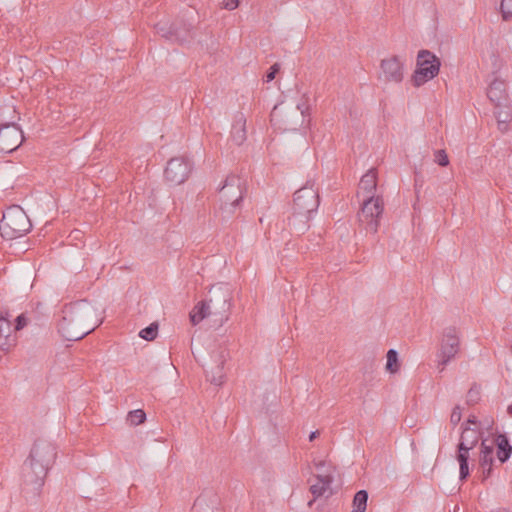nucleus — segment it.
<instances>
[{
	"label": "nucleus",
	"mask_w": 512,
	"mask_h": 512,
	"mask_svg": "<svg viewBox=\"0 0 512 512\" xmlns=\"http://www.w3.org/2000/svg\"><path fill=\"white\" fill-rule=\"evenodd\" d=\"M508 413L512 415V404L508 406Z\"/></svg>",
	"instance_id": "a19ab883"
},
{
	"label": "nucleus",
	"mask_w": 512,
	"mask_h": 512,
	"mask_svg": "<svg viewBox=\"0 0 512 512\" xmlns=\"http://www.w3.org/2000/svg\"><path fill=\"white\" fill-rule=\"evenodd\" d=\"M157 32L166 39H175L176 41L185 42L188 40L189 29H178L176 24L167 27V23H158Z\"/></svg>",
	"instance_id": "f3484780"
},
{
	"label": "nucleus",
	"mask_w": 512,
	"mask_h": 512,
	"mask_svg": "<svg viewBox=\"0 0 512 512\" xmlns=\"http://www.w3.org/2000/svg\"><path fill=\"white\" fill-rule=\"evenodd\" d=\"M461 420V410L459 408V406H456L453 411L451 412V415H450V422L453 424V425H456L460 422Z\"/></svg>",
	"instance_id": "473e14b6"
},
{
	"label": "nucleus",
	"mask_w": 512,
	"mask_h": 512,
	"mask_svg": "<svg viewBox=\"0 0 512 512\" xmlns=\"http://www.w3.org/2000/svg\"><path fill=\"white\" fill-rule=\"evenodd\" d=\"M502 18L507 20L512 17V0L501 1Z\"/></svg>",
	"instance_id": "c85d7f7f"
},
{
	"label": "nucleus",
	"mask_w": 512,
	"mask_h": 512,
	"mask_svg": "<svg viewBox=\"0 0 512 512\" xmlns=\"http://www.w3.org/2000/svg\"><path fill=\"white\" fill-rule=\"evenodd\" d=\"M127 420L130 422L131 425H140V424L145 422L146 414L141 409L134 410V411H131L128 414V419Z\"/></svg>",
	"instance_id": "bb28decb"
},
{
	"label": "nucleus",
	"mask_w": 512,
	"mask_h": 512,
	"mask_svg": "<svg viewBox=\"0 0 512 512\" xmlns=\"http://www.w3.org/2000/svg\"><path fill=\"white\" fill-rule=\"evenodd\" d=\"M316 466V475L315 480L309 486V491L314 496V499L308 502V506H311L313 502L317 499V497L324 496L331 493V484L334 481V469L326 468V464L323 461H319L315 463Z\"/></svg>",
	"instance_id": "9d476101"
},
{
	"label": "nucleus",
	"mask_w": 512,
	"mask_h": 512,
	"mask_svg": "<svg viewBox=\"0 0 512 512\" xmlns=\"http://www.w3.org/2000/svg\"><path fill=\"white\" fill-rule=\"evenodd\" d=\"M239 0H224L223 7L228 10L237 9Z\"/></svg>",
	"instance_id": "c9c22d12"
},
{
	"label": "nucleus",
	"mask_w": 512,
	"mask_h": 512,
	"mask_svg": "<svg viewBox=\"0 0 512 512\" xmlns=\"http://www.w3.org/2000/svg\"><path fill=\"white\" fill-rule=\"evenodd\" d=\"M368 501V493L365 490L358 491L352 501V512H365Z\"/></svg>",
	"instance_id": "b1692460"
},
{
	"label": "nucleus",
	"mask_w": 512,
	"mask_h": 512,
	"mask_svg": "<svg viewBox=\"0 0 512 512\" xmlns=\"http://www.w3.org/2000/svg\"><path fill=\"white\" fill-rule=\"evenodd\" d=\"M320 432L319 431H313L309 434V441H314L315 439L318 438Z\"/></svg>",
	"instance_id": "58836bf2"
},
{
	"label": "nucleus",
	"mask_w": 512,
	"mask_h": 512,
	"mask_svg": "<svg viewBox=\"0 0 512 512\" xmlns=\"http://www.w3.org/2000/svg\"><path fill=\"white\" fill-rule=\"evenodd\" d=\"M231 291L226 284L212 285L206 300L196 305L190 312V321L197 325L203 319H210L213 326H221L229 319Z\"/></svg>",
	"instance_id": "f03ea898"
},
{
	"label": "nucleus",
	"mask_w": 512,
	"mask_h": 512,
	"mask_svg": "<svg viewBox=\"0 0 512 512\" xmlns=\"http://www.w3.org/2000/svg\"><path fill=\"white\" fill-rule=\"evenodd\" d=\"M378 180L375 169H370L360 178L358 195L364 198H370V196H377Z\"/></svg>",
	"instance_id": "dca6fc26"
},
{
	"label": "nucleus",
	"mask_w": 512,
	"mask_h": 512,
	"mask_svg": "<svg viewBox=\"0 0 512 512\" xmlns=\"http://www.w3.org/2000/svg\"><path fill=\"white\" fill-rule=\"evenodd\" d=\"M231 138L238 146L242 145L247 139V118L243 112H237L233 117Z\"/></svg>",
	"instance_id": "2eb2a0df"
},
{
	"label": "nucleus",
	"mask_w": 512,
	"mask_h": 512,
	"mask_svg": "<svg viewBox=\"0 0 512 512\" xmlns=\"http://www.w3.org/2000/svg\"><path fill=\"white\" fill-rule=\"evenodd\" d=\"M27 323H28V318L26 317L25 314L18 315L16 318V326H15L16 331H19V329H22L25 326H27Z\"/></svg>",
	"instance_id": "72a5a7b5"
},
{
	"label": "nucleus",
	"mask_w": 512,
	"mask_h": 512,
	"mask_svg": "<svg viewBox=\"0 0 512 512\" xmlns=\"http://www.w3.org/2000/svg\"><path fill=\"white\" fill-rule=\"evenodd\" d=\"M496 443H497V448H498V450H497L498 459L501 462L507 461L512 452V448H511V445H510L508 439L506 438L505 435L500 434L497 436Z\"/></svg>",
	"instance_id": "4be33fe9"
},
{
	"label": "nucleus",
	"mask_w": 512,
	"mask_h": 512,
	"mask_svg": "<svg viewBox=\"0 0 512 512\" xmlns=\"http://www.w3.org/2000/svg\"><path fill=\"white\" fill-rule=\"evenodd\" d=\"M191 512H218L216 501L205 495L198 496Z\"/></svg>",
	"instance_id": "412c9836"
},
{
	"label": "nucleus",
	"mask_w": 512,
	"mask_h": 512,
	"mask_svg": "<svg viewBox=\"0 0 512 512\" xmlns=\"http://www.w3.org/2000/svg\"><path fill=\"white\" fill-rule=\"evenodd\" d=\"M158 329V324H150L148 327L143 328L140 331V337L144 338L146 341H153V339H155L158 335Z\"/></svg>",
	"instance_id": "a878e982"
},
{
	"label": "nucleus",
	"mask_w": 512,
	"mask_h": 512,
	"mask_svg": "<svg viewBox=\"0 0 512 512\" xmlns=\"http://www.w3.org/2000/svg\"><path fill=\"white\" fill-rule=\"evenodd\" d=\"M96 325L97 317L93 306L87 301H79L63 308L58 330L68 341H79L93 332Z\"/></svg>",
	"instance_id": "f257e3e1"
},
{
	"label": "nucleus",
	"mask_w": 512,
	"mask_h": 512,
	"mask_svg": "<svg viewBox=\"0 0 512 512\" xmlns=\"http://www.w3.org/2000/svg\"><path fill=\"white\" fill-rule=\"evenodd\" d=\"M296 109L298 111L296 123L302 122L305 115V111L308 109V107L305 102H299Z\"/></svg>",
	"instance_id": "2f4dec72"
},
{
	"label": "nucleus",
	"mask_w": 512,
	"mask_h": 512,
	"mask_svg": "<svg viewBox=\"0 0 512 512\" xmlns=\"http://www.w3.org/2000/svg\"><path fill=\"white\" fill-rule=\"evenodd\" d=\"M494 448L492 445H487L485 441L481 443V453H480V465L483 469V478L487 479L492 471V464L494 462L493 459Z\"/></svg>",
	"instance_id": "6ab92c4d"
},
{
	"label": "nucleus",
	"mask_w": 512,
	"mask_h": 512,
	"mask_svg": "<svg viewBox=\"0 0 512 512\" xmlns=\"http://www.w3.org/2000/svg\"><path fill=\"white\" fill-rule=\"evenodd\" d=\"M459 344V331L457 328H445L441 338L440 352L438 354L439 365L441 366L440 371H443L444 367L459 353Z\"/></svg>",
	"instance_id": "9b49d317"
},
{
	"label": "nucleus",
	"mask_w": 512,
	"mask_h": 512,
	"mask_svg": "<svg viewBox=\"0 0 512 512\" xmlns=\"http://www.w3.org/2000/svg\"><path fill=\"white\" fill-rule=\"evenodd\" d=\"M434 160L439 163L440 166L446 167L449 165L450 160L445 150L439 149L434 153Z\"/></svg>",
	"instance_id": "cd10ccee"
},
{
	"label": "nucleus",
	"mask_w": 512,
	"mask_h": 512,
	"mask_svg": "<svg viewBox=\"0 0 512 512\" xmlns=\"http://www.w3.org/2000/svg\"><path fill=\"white\" fill-rule=\"evenodd\" d=\"M461 435L477 445L481 437L480 428H472V426L465 425Z\"/></svg>",
	"instance_id": "393cba45"
},
{
	"label": "nucleus",
	"mask_w": 512,
	"mask_h": 512,
	"mask_svg": "<svg viewBox=\"0 0 512 512\" xmlns=\"http://www.w3.org/2000/svg\"><path fill=\"white\" fill-rule=\"evenodd\" d=\"M193 169L192 162L185 156L173 157L166 163L165 178L171 185H181L189 178Z\"/></svg>",
	"instance_id": "1a4fd4ad"
},
{
	"label": "nucleus",
	"mask_w": 512,
	"mask_h": 512,
	"mask_svg": "<svg viewBox=\"0 0 512 512\" xmlns=\"http://www.w3.org/2000/svg\"><path fill=\"white\" fill-rule=\"evenodd\" d=\"M386 371L390 374H397L400 371V362L398 353L394 348H390L387 353Z\"/></svg>",
	"instance_id": "5701e85b"
},
{
	"label": "nucleus",
	"mask_w": 512,
	"mask_h": 512,
	"mask_svg": "<svg viewBox=\"0 0 512 512\" xmlns=\"http://www.w3.org/2000/svg\"><path fill=\"white\" fill-rule=\"evenodd\" d=\"M487 97L496 106L503 105L507 99L506 89L503 80L494 79L487 89Z\"/></svg>",
	"instance_id": "a211bd4d"
},
{
	"label": "nucleus",
	"mask_w": 512,
	"mask_h": 512,
	"mask_svg": "<svg viewBox=\"0 0 512 512\" xmlns=\"http://www.w3.org/2000/svg\"><path fill=\"white\" fill-rule=\"evenodd\" d=\"M23 139V131L14 122L0 126V152L16 150Z\"/></svg>",
	"instance_id": "f8f14e48"
},
{
	"label": "nucleus",
	"mask_w": 512,
	"mask_h": 512,
	"mask_svg": "<svg viewBox=\"0 0 512 512\" xmlns=\"http://www.w3.org/2000/svg\"><path fill=\"white\" fill-rule=\"evenodd\" d=\"M53 445L46 442L34 443L26 464V478L32 483H41L54 459Z\"/></svg>",
	"instance_id": "20e7f679"
},
{
	"label": "nucleus",
	"mask_w": 512,
	"mask_h": 512,
	"mask_svg": "<svg viewBox=\"0 0 512 512\" xmlns=\"http://www.w3.org/2000/svg\"><path fill=\"white\" fill-rule=\"evenodd\" d=\"M245 185L239 176L231 175L220 189V209L226 215L235 213L244 195Z\"/></svg>",
	"instance_id": "6e6552de"
},
{
	"label": "nucleus",
	"mask_w": 512,
	"mask_h": 512,
	"mask_svg": "<svg viewBox=\"0 0 512 512\" xmlns=\"http://www.w3.org/2000/svg\"><path fill=\"white\" fill-rule=\"evenodd\" d=\"M441 60L429 50H420L417 54L416 68L411 77L412 85L420 88L426 82L433 80L439 75Z\"/></svg>",
	"instance_id": "423d86ee"
},
{
	"label": "nucleus",
	"mask_w": 512,
	"mask_h": 512,
	"mask_svg": "<svg viewBox=\"0 0 512 512\" xmlns=\"http://www.w3.org/2000/svg\"><path fill=\"white\" fill-rule=\"evenodd\" d=\"M210 382L215 385H221L223 383V375L220 374L218 376H214V377L210 378Z\"/></svg>",
	"instance_id": "4c0bfd02"
},
{
	"label": "nucleus",
	"mask_w": 512,
	"mask_h": 512,
	"mask_svg": "<svg viewBox=\"0 0 512 512\" xmlns=\"http://www.w3.org/2000/svg\"><path fill=\"white\" fill-rule=\"evenodd\" d=\"M496 118H497V121H498L499 129L505 130L506 127H507V123L510 120L509 113L508 112H499L496 115Z\"/></svg>",
	"instance_id": "c756f323"
},
{
	"label": "nucleus",
	"mask_w": 512,
	"mask_h": 512,
	"mask_svg": "<svg viewBox=\"0 0 512 512\" xmlns=\"http://www.w3.org/2000/svg\"><path fill=\"white\" fill-rule=\"evenodd\" d=\"M383 213L384 199L382 196L364 198L358 214L360 226H362L367 233L376 234Z\"/></svg>",
	"instance_id": "0eeeda50"
},
{
	"label": "nucleus",
	"mask_w": 512,
	"mask_h": 512,
	"mask_svg": "<svg viewBox=\"0 0 512 512\" xmlns=\"http://www.w3.org/2000/svg\"><path fill=\"white\" fill-rule=\"evenodd\" d=\"M465 425L472 427H480V425L477 423V418L474 415L468 417V420L466 421Z\"/></svg>",
	"instance_id": "e433bc0d"
},
{
	"label": "nucleus",
	"mask_w": 512,
	"mask_h": 512,
	"mask_svg": "<svg viewBox=\"0 0 512 512\" xmlns=\"http://www.w3.org/2000/svg\"><path fill=\"white\" fill-rule=\"evenodd\" d=\"M475 446L476 444L467 440L465 436H460L456 459L459 463V474L461 480L466 479L469 475L468 460L470 457V451L473 450Z\"/></svg>",
	"instance_id": "4468645a"
},
{
	"label": "nucleus",
	"mask_w": 512,
	"mask_h": 512,
	"mask_svg": "<svg viewBox=\"0 0 512 512\" xmlns=\"http://www.w3.org/2000/svg\"><path fill=\"white\" fill-rule=\"evenodd\" d=\"M279 107L275 106L272 110V120L276 119L278 117Z\"/></svg>",
	"instance_id": "ea45409f"
},
{
	"label": "nucleus",
	"mask_w": 512,
	"mask_h": 512,
	"mask_svg": "<svg viewBox=\"0 0 512 512\" xmlns=\"http://www.w3.org/2000/svg\"><path fill=\"white\" fill-rule=\"evenodd\" d=\"M480 393V388L477 385H474L470 388L467 393L468 402H477Z\"/></svg>",
	"instance_id": "7c9ffc66"
},
{
	"label": "nucleus",
	"mask_w": 512,
	"mask_h": 512,
	"mask_svg": "<svg viewBox=\"0 0 512 512\" xmlns=\"http://www.w3.org/2000/svg\"><path fill=\"white\" fill-rule=\"evenodd\" d=\"M319 205V196L312 186L298 189L294 196L293 214L290 218L291 225L298 229H306L311 215L315 213Z\"/></svg>",
	"instance_id": "7ed1b4c3"
},
{
	"label": "nucleus",
	"mask_w": 512,
	"mask_h": 512,
	"mask_svg": "<svg viewBox=\"0 0 512 512\" xmlns=\"http://www.w3.org/2000/svg\"><path fill=\"white\" fill-rule=\"evenodd\" d=\"M380 77L387 82L400 83L404 79V64L397 56L383 59L380 63Z\"/></svg>",
	"instance_id": "ddd939ff"
},
{
	"label": "nucleus",
	"mask_w": 512,
	"mask_h": 512,
	"mask_svg": "<svg viewBox=\"0 0 512 512\" xmlns=\"http://www.w3.org/2000/svg\"><path fill=\"white\" fill-rule=\"evenodd\" d=\"M12 325L8 317L0 316V348L7 349L15 343Z\"/></svg>",
	"instance_id": "aec40b11"
},
{
	"label": "nucleus",
	"mask_w": 512,
	"mask_h": 512,
	"mask_svg": "<svg viewBox=\"0 0 512 512\" xmlns=\"http://www.w3.org/2000/svg\"><path fill=\"white\" fill-rule=\"evenodd\" d=\"M280 70V65L279 64H274L271 66L270 68V71L268 72V74L266 75V80L269 82V81H272L274 78H275V75L277 74V72Z\"/></svg>",
	"instance_id": "f704fd0d"
},
{
	"label": "nucleus",
	"mask_w": 512,
	"mask_h": 512,
	"mask_svg": "<svg viewBox=\"0 0 512 512\" xmlns=\"http://www.w3.org/2000/svg\"><path fill=\"white\" fill-rule=\"evenodd\" d=\"M31 227L30 219L20 206L9 207L0 220V234L8 240L24 236Z\"/></svg>",
	"instance_id": "39448f33"
}]
</instances>
